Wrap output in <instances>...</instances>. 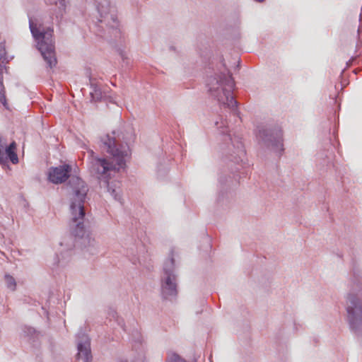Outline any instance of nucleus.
<instances>
[{
  "label": "nucleus",
  "instance_id": "obj_1",
  "mask_svg": "<svg viewBox=\"0 0 362 362\" xmlns=\"http://www.w3.org/2000/svg\"><path fill=\"white\" fill-rule=\"evenodd\" d=\"M134 139L131 128L127 135L116 134L114 131L111 134H106L100 139V148L112 156V161L105 158H93L92 170L97 174L100 188H104L114 199L121 202V183L117 180L110 181L120 169L125 167L126 158L129 155V144ZM93 157L94 152H88Z\"/></svg>",
  "mask_w": 362,
  "mask_h": 362
},
{
  "label": "nucleus",
  "instance_id": "obj_2",
  "mask_svg": "<svg viewBox=\"0 0 362 362\" xmlns=\"http://www.w3.org/2000/svg\"><path fill=\"white\" fill-rule=\"evenodd\" d=\"M89 190L88 185L79 177L71 176L69 181L70 209L69 228L71 234L84 248L94 254L95 240L91 237L86 221L84 203Z\"/></svg>",
  "mask_w": 362,
  "mask_h": 362
},
{
  "label": "nucleus",
  "instance_id": "obj_3",
  "mask_svg": "<svg viewBox=\"0 0 362 362\" xmlns=\"http://www.w3.org/2000/svg\"><path fill=\"white\" fill-rule=\"evenodd\" d=\"M206 85L211 96L221 107L229 109L234 116L239 117L238 102L233 95L235 82L223 61L208 72Z\"/></svg>",
  "mask_w": 362,
  "mask_h": 362
},
{
  "label": "nucleus",
  "instance_id": "obj_4",
  "mask_svg": "<svg viewBox=\"0 0 362 362\" xmlns=\"http://www.w3.org/2000/svg\"><path fill=\"white\" fill-rule=\"evenodd\" d=\"M215 126L218 134L223 136V144L221 148L226 159L238 165L235 168L236 171L240 170L239 166L242 168L249 166V164L245 162L246 153L242 139L239 136H232L230 134H228L227 120L219 115L218 119L215 121Z\"/></svg>",
  "mask_w": 362,
  "mask_h": 362
},
{
  "label": "nucleus",
  "instance_id": "obj_5",
  "mask_svg": "<svg viewBox=\"0 0 362 362\" xmlns=\"http://www.w3.org/2000/svg\"><path fill=\"white\" fill-rule=\"evenodd\" d=\"M97 11L95 22V33L103 36L106 30L110 37H117L120 35L116 10L110 0H93Z\"/></svg>",
  "mask_w": 362,
  "mask_h": 362
},
{
  "label": "nucleus",
  "instance_id": "obj_6",
  "mask_svg": "<svg viewBox=\"0 0 362 362\" xmlns=\"http://www.w3.org/2000/svg\"><path fill=\"white\" fill-rule=\"evenodd\" d=\"M29 27L37 43V48L47 65L51 69L54 67L57 61L53 40V29L49 27L45 28L41 25H37L31 18H29Z\"/></svg>",
  "mask_w": 362,
  "mask_h": 362
},
{
  "label": "nucleus",
  "instance_id": "obj_7",
  "mask_svg": "<svg viewBox=\"0 0 362 362\" xmlns=\"http://www.w3.org/2000/svg\"><path fill=\"white\" fill-rule=\"evenodd\" d=\"M256 138L261 146L274 151L279 156L284 151L283 130L277 124L258 126Z\"/></svg>",
  "mask_w": 362,
  "mask_h": 362
},
{
  "label": "nucleus",
  "instance_id": "obj_8",
  "mask_svg": "<svg viewBox=\"0 0 362 362\" xmlns=\"http://www.w3.org/2000/svg\"><path fill=\"white\" fill-rule=\"evenodd\" d=\"M160 293L163 298L168 300H175L177 296V273L173 250L163 263L160 276Z\"/></svg>",
  "mask_w": 362,
  "mask_h": 362
},
{
  "label": "nucleus",
  "instance_id": "obj_9",
  "mask_svg": "<svg viewBox=\"0 0 362 362\" xmlns=\"http://www.w3.org/2000/svg\"><path fill=\"white\" fill-rule=\"evenodd\" d=\"M76 341L78 350L77 358L83 362H92L90 339L83 329H79L76 334Z\"/></svg>",
  "mask_w": 362,
  "mask_h": 362
},
{
  "label": "nucleus",
  "instance_id": "obj_10",
  "mask_svg": "<svg viewBox=\"0 0 362 362\" xmlns=\"http://www.w3.org/2000/svg\"><path fill=\"white\" fill-rule=\"evenodd\" d=\"M16 144L15 141L11 142L6 146V139L0 135V165L2 168L8 167V160H9L13 164L18 163V157L16 153Z\"/></svg>",
  "mask_w": 362,
  "mask_h": 362
},
{
  "label": "nucleus",
  "instance_id": "obj_11",
  "mask_svg": "<svg viewBox=\"0 0 362 362\" xmlns=\"http://www.w3.org/2000/svg\"><path fill=\"white\" fill-rule=\"evenodd\" d=\"M236 179H232L230 175H220L218 177L217 202L221 203L223 202L225 199H229L231 189L233 187L236 186Z\"/></svg>",
  "mask_w": 362,
  "mask_h": 362
},
{
  "label": "nucleus",
  "instance_id": "obj_12",
  "mask_svg": "<svg viewBox=\"0 0 362 362\" xmlns=\"http://www.w3.org/2000/svg\"><path fill=\"white\" fill-rule=\"evenodd\" d=\"M71 166L68 164H64L57 167H52L49 170V180L54 184L63 183L69 177L71 178Z\"/></svg>",
  "mask_w": 362,
  "mask_h": 362
},
{
  "label": "nucleus",
  "instance_id": "obj_13",
  "mask_svg": "<svg viewBox=\"0 0 362 362\" xmlns=\"http://www.w3.org/2000/svg\"><path fill=\"white\" fill-rule=\"evenodd\" d=\"M71 250L56 255L49 264V267L53 272H59L69 264L71 259Z\"/></svg>",
  "mask_w": 362,
  "mask_h": 362
},
{
  "label": "nucleus",
  "instance_id": "obj_14",
  "mask_svg": "<svg viewBox=\"0 0 362 362\" xmlns=\"http://www.w3.org/2000/svg\"><path fill=\"white\" fill-rule=\"evenodd\" d=\"M333 155L329 151H321L316 155L317 166L320 170H325L332 165Z\"/></svg>",
  "mask_w": 362,
  "mask_h": 362
},
{
  "label": "nucleus",
  "instance_id": "obj_15",
  "mask_svg": "<svg viewBox=\"0 0 362 362\" xmlns=\"http://www.w3.org/2000/svg\"><path fill=\"white\" fill-rule=\"evenodd\" d=\"M90 95L93 100L99 101L101 100L104 94L101 89V85L98 83H95L94 79H90Z\"/></svg>",
  "mask_w": 362,
  "mask_h": 362
},
{
  "label": "nucleus",
  "instance_id": "obj_16",
  "mask_svg": "<svg viewBox=\"0 0 362 362\" xmlns=\"http://www.w3.org/2000/svg\"><path fill=\"white\" fill-rule=\"evenodd\" d=\"M23 332L25 337H28L30 339L35 340L39 335V333L36 329L30 326H24L23 327Z\"/></svg>",
  "mask_w": 362,
  "mask_h": 362
},
{
  "label": "nucleus",
  "instance_id": "obj_17",
  "mask_svg": "<svg viewBox=\"0 0 362 362\" xmlns=\"http://www.w3.org/2000/svg\"><path fill=\"white\" fill-rule=\"evenodd\" d=\"M3 66L0 65V103L4 106L6 105V100L5 96V90L3 84Z\"/></svg>",
  "mask_w": 362,
  "mask_h": 362
},
{
  "label": "nucleus",
  "instance_id": "obj_18",
  "mask_svg": "<svg viewBox=\"0 0 362 362\" xmlns=\"http://www.w3.org/2000/svg\"><path fill=\"white\" fill-rule=\"evenodd\" d=\"M5 282L8 289L13 291L16 290V282L15 279L12 276L9 274L5 275Z\"/></svg>",
  "mask_w": 362,
  "mask_h": 362
},
{
  "label": "nucleus",
  "instance_id": "obj_19",
  "mask_svg": "<svg viewBox=\"0 0 362 362\" xmlns=\"http://www.w3.org/2000/svg\"><path fill=\"white\" fill-rule=\"evenodd\" d=\"M157 175L160 178H163L168 172V167L165 164L159 163L156 167Z\"/></svg>",
  "mask_w": 362,
  "mask_h": 362
},
{
  "label": "nucleus",
  "instance_id": "obj_20",
  "mask_svg": "<svg viewBox=\"0 0 362 362\" xmlns=\"http://www.w3.org/2000/svg\"><path fill=\"white\" fill-rule=\"evenodd\" d=\"M113 317H115L116 318V321L118 324V325L124 330V331H127L126 328H125V325H124V320L121 317H119L117 315V313H114L113 314Z\"/></svg>",
  "mask_w": 362,
  "mask_h": 362
},
{
  "label": "nucleus",
  "instance_id": "obj_21",
  "mask_svg": "<svg viewBox=\"0 0 362 362\" xmlns=\"http://www.w3.org/2000/svg\"><path fill=\"white\" fill-rule=\"evenodd\" d=\"M358 40L356 44V46L358 47L359 45V43H361V34L362 33V16H360V25L358 28Z\"/></svg>",
  "mask_w": 362,
  "mask_h": 362
},
{
  "label": "nucleus",
  "instance_id": "obj_22",
  "mask_svg": "<svg viewBox=\"0 0 362 362\" xmlns=\"http://www.w3.org/2000/svg\"><path fill=\"white\" fill-rule=\"evenodd\" d=\"M6 56V49L3 43H0V60L3 59Z\"/></svg>",
  "mask_w": 362,
  "mask_h": 362
},
{
  "label": "nucleus",
  "instance_id": "obj_23",
  "mask_svg": "<svg viewBox=\"0 0 362 362\" xmlns=\"http://www.w3.org/2000/svg\"><path fill=\"white\" fill-rule=\"evenodd\" d=\"M134 341H135V343L139 344H141V343L143 341V338L139 332L136 333V336L134 337Z\"/></svg>",
  "mask_w": 362,
  "mask_h": 362
},
{
  "label": "nucleus",
  "instance_id": "obj_24",
  "mask_svg": "<svg viewBox=\"0 0 362 362\" xmlns=\"http://www.w3.org/2000/svg\"><path fill=\"white\" fill-rule=\"evenodd\" d=\"M120 56H121L123 62H124L126 59H128L127 57L126 56V54L123 52H121Z\"/></svg>",
  "mask_w": 362,
  "mask_h": 362
},
{
  "label": "nucleus",
  "instance_id": "obj_25",
  "mask_svg": "<svg viewBox=\"0 0 362 362\" xmlns=\"http://www.w3.org/2000/svg\"><path fill=\"white\" fill-rule=\"evenodd\" d=\"M59 1H60V4H61V6H62V7H64V6H65L64 3V0H59Z\"/></svg>",
  "mask_w": 362,
  "mask_h": 362
},
{
  "label": "nucleus",
  "instance_id": "obj_26",
  "mask_svg": "<svg viewBox=\"0 0 362 362\" xmlns=\"http://www.w3.org/2000/svg\"><path fill=\"white\" fill-rule=\"evenodd\" d=\"M130 260L132 262L133 264H136V259L132 258V259H130Z\"/></svg>",
  "mask_w": 362,
  "mask_h": 362
},
{
  "label": "nucleus",
  "instance_id": "obj_27",
  "mask_svg": "<svg viewBox=\"0 0 362 362\" xmlns=\"http://www.w3.org/2000/svg\"><path fill=\"white\" fill-rule=\"evenodd\" d=\"M209 361H210V362H212V359L211 357L209 358Z\"/></svg>",
  "mask_w": 362,
  "mask_h": 362
}]
</instances>
